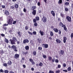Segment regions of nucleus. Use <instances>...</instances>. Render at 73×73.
Wrapping results in <instances>:
<instances>
[{
	"label": "nucleus",
	"mask_w": 73,
	"mask_h": 73,
	"mask_svg": "<svg viewBox=\"0 0 73 73\" xmlns=\"http://www.w3.org/2000/svg\"><path fill=\"white\" fill-rule=\"evenodd\" d=\"M9 41H10L11 44L14 45V44H16V42L17 41V38L16 37H14L13 38V39H10Z\"/></svg>",
	"instance_id": "obj_1"
},
{
	"label": "nucleus",
	"mask_w": 73,
	"mask_h": 73,
	"mask_svg": "<svg viewBox=\"0 0 73 73\" xmlns=\"http://www.w3.org/2000/svg\"><path fill=\"white\" fill-rule=\"evenodd\" d=\"M59 25L60 27H63L64 30L66 31V32H68V29L66 28V27L65 25H64L61 22H60L59 23Z\"/></svg>",
	"instance_id": "obj_2"
},
{
	"label": "nucleus",
	"mask_w": 73,
	"mask_h": 73,
	"mask_svg": "<svg viewBox=\"0 0 73 73\" xmlns=\"http://www.w3.org/2000/svg\"><path fill=\"white\" fill-rule=\"evenodd\" d=\"M11 49H13L14 51L15 52H17V47L14 45H12L11 46Z\"/></svg>",
	"instance_id": "obj_3"
},
{
	"label": "nucleus",
	"mask_w": 73,
	"mask_h": 73,
	"mask_svg": "<svg viewBox=\"0 0 73 73\" xmlns=\"http://www.w3.org/2000/svg\"><path fill=\"white\" fill-rule=\"evenodd\" d=\"M42 20L43 23H46L47 21V19L44 16L42 18Z\"/></svg>",
	"instance_id": "obj_4"
},
{
	"label": "nucleus",
	"mask_w": 73,
	"mask_h": 73,
	"mask_svg": "<svg viewBox=\"0 0 73 73\" xmlns=\"http://www.w3.org/2000/svg\"><path fill=\"white\" fill-rule=\"evenodd\" d=\"M66 19L67 21H68V22H70L72 21V18H71V17L69 16H67L66 17Z\"/></svg>",
	"instance_id": "obj_5"
},
{
	"label": "nucleus",
	"mask_w": 73,
	"mask_h": 73,
	"mask_svg": "<svg viewBox=\"0 0 73 73\" xmlns=\"http://www.w3.org/2000/svg\"><path fill=\"white\" fill-rule=\"evenodd\" d=\"M13 21V19L11 18L9 20L8 22V24L9 25L12 24V22Z\"/></svg>",
	"instance_id": "obj_6"
},
{
	"label": "nucleus",
	"mask_w": 73,
	"mask_h": 73,
	"mask_svg": "<svg viewBox=\"0 0 73 73\" xmlns=\"http://www.w3.org/2000/svg\"><path fill=\"white\" fill-rule=\"evenodd\" d=\"M20 56V55H19V54H15L14 56V57L15 59L16 60H17V59H19V56Z\"/></svg>",
	"instance_id": "obj_7"
},
{
	"label": "nucleus",
	"mask_w": 73,
	"mask_h": 73,
	"mask_svg": "<svg viewBox=\"0 0 73 73\" xmlns=\"http://www.w3.org/2000/svg\"><path fill=\"white\" fill-rule=\"evenodd\" d=\"M33 22L34 23V25L35 27H37V23L36 21V20L35 19H33Z\"/></svg>",
	"instance_id": "obj_8"
},
{
	"label": "nucleus",
	"mask_w": 73,
	"mask_h": 73,
	"mask_svg": "<svg viewBox=\"0 0 73 73\" xmlns=\"http://www.w3.org/2000/svg\"><path fill=\"white\" fill-rule=\"evenodd\" d=\"M30 62H31L32 65H35V62L33 61V60L32 58H30L29 59Z\"/></svg>",
	"instance_id": "obj_9"
},
{
	"label": "nucleus",
	"mask_w": 73,
	"mask_h": 73,
	"mask_svg": "<svg viewBox=\"0 0 73 73\" xmlns=\"http://www.w3.org/2000/svg\"><path fill=\"white\" fill-rule=\"evenodd\" d=\"M23 43L26 44V43H28L29 42V40L28 39H25L23 40Z\"/></svg>",
	"instance_id": "obj_10"
},
{
	"label": "nucleus",
	"mask_w": 73,
	"mask_h": 73,
	"mask_svg": "<svg viewBox=\"0 0 73 73\" xmlns=\"http://www.w3.org/2000/svg\"><path fill=\"white\" fill-rule=\"evenodd\" d=\"M42 46L43 47L45 48H48V44H42Z\"/></svg>",
	"instance_id": "obj_11"
},
{
	"label": "nucleus",
	"mask_w": 73,
	"mask_h": 73,
	"mask_svg": "<svg viewBox=\"0 0 73 73\" xmlns=\"http://www.w3.org/2000/svg\"><path fill=\"white\" fill-rule=\"evenodd\" d=\"M66 40H67V38H66V36H64L63 37V41L64 43H66Z\"/></svg>",
	"instance_id": "obj_12"
},
{
	"label": "nucleus",
	"mask_w": 73,
	"mask_h": 73,
	"mask_svg": "<svg viewBox=\"0 0 73 73\" xmlns=\"http://www.w3.org/2000/svg\"><path fill=\"white\" fill-rule=\"evenodd\" d=\"M4 14L6 15V16H8L9 14V13L8 11L5 10L4 12Z\"/></svg>",
	"instance_id": "obj_13"
},
{
	"label": "nucleus",
	"mask_w": 73,
	"mask_h": 73,
	"mask_svg": "<svg viewBox=\"0 0 73 73\" xmlns=\"http://www.w3.org/2000/svg\"><path fill=\"white\" fill-rule=\"evenodd\" d=\"M56 41L57 44H60L61 42V41L58 39H57L56 40Z\"/></svg>",
	"instance_id": "obj_14"
},
{
	"label": "nucleus",
	"mask_w": 73,
	"mask_h": 73,
	"mask_svg": "<svg viewBox=\"0 0 73 73\" xmlns=\"http://www.w3.org/2000/svg\"><path fill=\"white\" fill-rule=\"evenodd\" d=\"M65 53V52H64V50H61L60 51V55H63Z\"/></svg>",
	"instance_id": "obj_15"
},
{
	"label": "nucleus",
	"mask_w": 73,
	"mask_h": 73,
	"mask_svg": "<svg viewBox=\"0 0 73 73\" xmlns=\"http://www.w3.org/2000/svg\"><path fill=\"white\" fill-rule=\"evenodd\" d=\"M51 13L52 14V16H53V17H54L56 15L55 14V13H54V11H52L51 12Z\"/></svg>",
	"instance_id": "obj_16"
},
{
	"label": "nucleus",
	"mask_w": 73,
	"mask_h": 73,
	"mask_svg": "<svg viewBox=\"0 0 73 73\" xmlns=\"http://www.w3.org/2000/svg\"><path fill=\"white\" fill-rule=\"evenodd\" d=\"M32 13L33 15L35 16L36 15V10H34L32 12Z\"/></svg>",
	"instance_id": "obj_17"
},
{
	"label": "nucleus",
	"mask_w": 73,
	"mask_h": 73,
	"mask_svg": "<svg viewBox=\"0 0 73 73\" xmlns=\"http://www.w3.org/2000/svg\"><path fill=\"white\" fill-rule=\"evenodd\" d=\"M53 31H54V32H55L56 33H57V32H58V30L57 28H54Z\"/></svg>",
	"instance_id": "obj_18"
},
{
	"label": "nucleus",
	"mask_w": 73,
	"mask_h": 73,
	"mask_svg": "<svg viewBox=\"0 0 73 73\" xmlns=\"http://www.w3.org/2000/svg\"><path fill=\"white\" fill-rule=\"evenodd\" d=\"M48 61H52V57L51 56H49L48 57Z\"/></svg>",
	"instance_id": "obj_19"
},
{
	"label": "nucleus",
	"mask_w": 73,
	"mask_h": 73,
	"mask_svg": "<svg viewBox=\"0 0 73 73\" xmlns=\"http://www.w3.org/2000/svg\"><path fill=\"white\" fill-rule=\"evenodd\" d=\"M58 4H61L62 3V0H59L58 2Z\"/></svg>",
	"instance_id": "obj_20"
},
{
	"label": "nucleus",
	"mask_w": 73,
	"mask_h": 73,
	"mask_svg": "<svg viewBox=\"0 0 73 73\" xmlns=\"http://www.w3.org/2000/svg\"><path fill=\"white\" fill-rule=\"evenodd\" d=\"M39 33H40L41 36H43L44 35V33L43 32V31H42L41 30H40L39 31Z\"/></svg>",
	"instance_id": "obj_21"
},
{
	"label": "nucleus",
	"mask_w": 73,
	"mask_h": 73,
	"mask_svg": "<svg viewBox=\"0 0 73 73\" xmlns=\"http://www.w3.org/2000/svg\"><path fill=\"white\" fill-rule=\"evenodd\" d=\"M15 7L16 9H17L19 8V5L17 4H16L15 5Z\"/></svg>",
	"instance_id": "obj_22"
},
{
	"label": "nucleus",
	"mask_w": 73,
	"mask_h": 73,
	"mask_svg": "<svg viewBox=\"0 0 73 73\" xmlns=\"http://www.w3.org/2000/svg\"><path fill=\"white\" fill-rule=\"evenodd\" d=\"M33 54L34 56H36L37 54V51H34L33 52Z\"/></svg>",
	"instance_id": "obj_23"
},
{
	"label": "nucleus",
	"mask_w": 73,
	"mask_h": 73,
	"mask_svg": "<svg viewBox=\"0 0 73 73\" xmlns=\"http://www.w3.org/2000/svg\"><path fill=\"white\" fill-rule=\"evenodd\" d=\"M60 16L62 18H64V14H63L62 13H60Z\"/></svg>",
	"instance_id": "obj_24"
},
{
	"label": "nucleus",
	"mask_w": 73,
	"mask_h": 73,
	"mask_svg": "<svg viewBox=\"0 0 73 73\" xmlns=\"http://www.w3.org/2000/svg\"><path fill=\"white\" fill-rule=\"evenodd\" d=\"M35 20H36V21H38V20H40V18H39L38 17H36Z\"/></svg>",
	"instance_id": "obj_25"
},
{
	"label": "nucleus",
	"mask_w": 73,
	"mask_h": 73,
	"mask_svg": "<svg viewBox=\"0 0 73 73\" xmlns=\"http://www.w3.org/2000/svg\"><path fill=\"white\" fill-rule=\"evenodd\" d=\"M7 64H8L9 65H11V64H12V62H11V60H10L8 62Z\"/></svg>",
	"instance_id": "obj_26"
},
{
	"label": "nucleus",
	"mask_w": 73,
	"mask_h": 73,
	"mask_svg": "<svg viewBox=\"0 0 73 73\" xmlns=\"http://www.w3.org/2000/svg\"><path fill=\"white\" fill-rule=\"evenodd\" d=\"M25 49L26 50H28L29 49V46H25Z\"/></svg>",
	"instance_id": "obj_27"
},
{
	"label": "nucleus",
	"mask_w": 73,
	"mask_h": 73,
	"mask_svg": "<svg viewBox=\"0 0 73 73\" xmlns=\"http://www.w3.org/2000/svg\"><path fill=\"white\" fill-rule=\"evenodd\" d=\"M65 5L66 6H68L69 5V3L68 2H66L65 3Z\"/></svg>",
	"instance_id": "obj_28"
},
{
	"label": "nucleus",
	"mask_w": 73,
	"mask_h": 73,
	"mask_svg": "<svg viewBox=\"0 0 73 73\" xmlns=\"http://www.w3.org/2000/svg\"><path fill=\"white\" fill-rule=\"evenodd\" d=\"M65 10L66 12H68L69 10L68 9V8L66 7L65 6H64Z\"/></svg>",
	"instance_id": "obj_29"
},
{
	"label": "nucleus",
	"mask_w": 73,
	"mask_h": 73,
	"mask_svg": "<svg viewBox=\"0 0 73 73\" xmlns=\"http://www.w3.org/2000/svg\"><path fill=\"white\" fill-rule=\"evenodd\" d=\"M36 6H32V10H33V11L34 10H35V9H36Z\"/></svg>",
	"instance_id": "obj_30"
},
{
	"label": "nucleus",
	"mask_w": 73,
	"mask_h": 73,
	"mask_svg": "<svg viewBox=\"0 0 73 73\" xmlns=\"http://www.w3.org/2000/svg\"><path fill=\"white\" fill-rule=\"evenodd\" d=\"M67 70L68 72H70L71 70V67H69L67 68Z\"/></svg>",
	"instance_id": "obj_31"
},
{
	"label": "nucleus",
	"mask_w": 73,
	"mask_h": 73,
	"mask_svg": "<svg viewBox=\"0 0 73 73\" xmlns=\"http://www.w3.org/2000/svg\"><path fill=\"white\" fill-rule=\"evenodd\" d=\"M50 36H53V32H52V31H51L50 32Z\"/></svg>",
	"instance_id": "obj_32"
},
{
	"label": "nucleus",
	"mask_w": 73,
	"mask_h": 73,
	"mask_svg": "<svg viewBox=\"0 0 73 73\" xmlns=\"http://www.w3.org/2000/svg\"><path fill=\"white\" fill-rule=\"evenodd\" d=\"M18 34L19 36V37H21V33L19 31L18 32Z\"/></svg>",
	"instance_id": "obj_33"
},
{
	"label": "nucleus",
	"mask_w": 73,
	"mask_h": 73,
	"mask_svg": "<svg viewBox=\"0 0 73 73\" xmlns=\"http://www.w3.org/2000/svg\"><path fill=\"white\" fill-rule=\"evenodd\" d=\"M5 40V42H6V43H8L9 42V40H8V39L6 38Z\"/></svg>",
	"instance_id": "obj_34"
},
{
	"label": "nucleus",
	"mask_w": 73,
	"mask_h": 73,
	"mask_svg": "<svg viewBox=\"0 0 73 73\" xmlns=\"http://www.w3.org/2000/svg\"><path fill=\"white\" fill-rule=\"evenodd\" d=\"M3 28L4 30H5V31H7V27H6L5 26H3Z\"/></svg>",
	"instance_id": "obj_35"
},
{
	"label": "nucleus",
	"mask_w": 73,
	"mask_h": 73,
	"mask_svg": "<svg viewBox=\"0 0 73 73\" xmlns=\"http://www.w3.org/2000/svg\"><path fill=\"white\" fill-rule=\"evenodd\" d=\"M39 66H42V65H43V64L41 62H40L39 64Z\"/></svg>",
	"instance_id": "obj_36"
},
{
	"label": "nucleus",
	"mask_w": 73,
	"mask_h": 73,
	"mask_svg": "<svg viewBox=\"0 0 73 73\" xmlns=\"http://www.w3.org/2000/svg\"><path fill=\"white\" fill-rule=\"evenodd\" d=\"M55 58H53V59H52V62H54L55 61Z\"/></svg>",
	"instance_id": "obj_37"
},
{
	"label": "nucleus",
	"mask_w": 73,
	"mask_h": 73,
	"mask_svg": "<svg viewBox=\"0 0 73 73\" xmlns=\"http://www.w3.org/2000/svg\"><path fill=\"white\" fill-rule=\"evenodd\" d=\"M28 52H23V54H25V55H27V54H28Z\"/></svg>",
	"instance_id": "obj_38"
},
{
	"label": "nucleus",
	"mask_w": 73,
	"mask_h": 73,
	"mask_svg": "<svg viewBox=\"0 0 73 73\" xmlns=\"http://www.w3.org/2000/svg\"><path fill=\"white\" fill-rule=\"evenodd\" d=\"M58 31V34H59V35H61V30H59Z\"/></svg>",
	"instance_id": "obj_39"
},
{
	"label": "nucleus",
	"mask_w": 73,
	"mask_h": 73,
	"mask_svg": "<svg viewBox=\"0 0 73 73\" xmlns=\"http://www.w3.org/2000/svg\"><path fill=\"white\" fill-rule=\"evenodd\" d=\"M10 9H15V7H14V6H12L10 7Z\"/></svg>",
	"instance_id": "obj_40"
},
{
	"label": "nucleus",
	"mask_w": 73,
	"mask_h": 73,
	"mask_svg": "<svg viewBox=\"0 0 73 73\" xmlns=\"http://www.w3.org/2000/svg\"><path fill=\"white\" fill-rule=\"evenodd\" d=\"M49 73H54V71H52V70H50L49 71Z\"/></svg>",
	"instance_id": "obj_41"
},
{
	"label": "nucleus",
	"mask_w": 73,
	"mask_h": 73,
	"mask_svg": "<svg viewBox=\"0 0 73 73\" xmlns=\"http://www.w3.org/2000/svg\"><path fill=\"white\" fill-rule=\"evenodd\" d=\"M60 70H56V73H60Z\"/></svg>",
	"instance_id": "obj_42"
},
{
	"label": "nucleus",
	"mask_w": 73,
	"mask_h": 73,
	"mask_svg": "<svg viewBox=\"0 0 73 73\" xmlns=\"http://www.w3.org/2000/svg\"><path fill=\"white\" fill-rule=\"evenodd\" d=\"M71 38H72L73 37V33H71L70 35Z\"/></svg>",
	"instance_id": "obj_43"
},
{
	"label": "nucleus",
	"mask_w": 73,
	"mask_h": 73,
	"mask_svg": "<svg viewBox=\"0 0 73 73\" xmlns=\"http://www.w3.org/2000/svg\"><path fill=\"white\" fill-rule=\"evenodd\" d=\"M63 66L64 68H65L66 66V64L65 63H64L63 64Z\"/></svg>",
	"instance_id": "obj_44"
},
{
	"label": "nucleus",
	"mask_w": 73,
	"mask_h": 73,
	"mask_svg": "<svg viewBox=\"0 0 73 73\" xmlns=\"http://www.w3.org/2000/svg\"><path fill=\"white\" fill-rule=\"evenodd\" d=\"M42 56H43V58H46V55H45L43 54L42 55Z\"/></svg>",
	"instance_id": "obj_45"
},
{
	"label": "nucleus",
	"mask_w": 73,
	"mask_h": 73,
	"mask_svg": "<svg viewBox=\"0 0 73 73\" xmlns=\"http://www.w3.org/2000/svg\"><path fill=\"white\" fill-rule=\"evenodd\" d=\"M8 24H7V23H5V24H3V26L5 27V26H8Z\"/></svg>",
	"instance_id": "obj_46"
},
{
	"label": "nucleus",
	"mask_w": 73,
	"mask_h": 73,
	"mask_svg": "<svg viewBox=\"0 0 73 73\" xmlns=\"http://www.w3.org/2000/svg\"><path fill=\"white\" fill-rule=\"evenodd\" d=\"M55 62H56V63H58V59H56L55 60Z\"/></svg>",
	"instance_id": "obj_47"
},
{
	"label": "nucleus",
	"mask_w": 73,
	"mask_h": 73,
	"mask_svg": "<svg viewBox=\"0 0 73 73\" xmlns=\"http://www.w3.org/2000/svg\"><path fill=\"white\" fill-rule=\"evenodd\" d=\"M5 73H8V72H9V71L8 70H5L4 71Z\"/></svg>",
	"instance_id": "obj_48"
},
{
	"label": "nucleus",
	"mask_w": 73,
	"mask_h": 73,
	"mask_svg": "<svg viewBox=\"0 0 73 73\" xmlns=\"http://www.w3.org/2000/svg\"><path fill=\"white\" fill-rule=\"evenodd\" d=\"M42 47H38V49L39 50H42Z\"/></svg>",
	"instance_id": "obj_49"
},
{
	"label": "nucleus",
	"mask_w": 73,
	"mask_h": 73,
	"mask_svg": "<svg viewBox=\"0 0 73 73\" xmlns=\"http://www.w3.org/2000/svg\"><path fill=\"white\" fill-rule=\"evenodd\" d=\"M28 33L29 35H32V33H31L29 31H28Z\"/></svg>",
	"instance_id": "obj_50"
},
{
	"label": "nucleus",
	"mask_w": 73,
	"mask_h": 73,
	"mask_svg": "<svg viewBox=\"0 0 73 73\" xmlns=\"http://www.w3.org/2000/svg\"><path fill=\"white\" fill-rule=\"evenodd\" d=\"M3 65L4 66H7V64L5 63H4Z\"/></svg>",
	"instance_id": "obj_51"
},
{
	"label": "nucleus",
	"mask_w": 73,
	"mask_h": 73,
	"mask_svg": "<svg viewBox=\"0 0 73 73\" xmlns=\"http://www.w3.org/2000/svg\"><path fill=\"white\" fill-rule=\"evenodd\" d=\"M40 4H41V3H40V2H38L37 3V5L38 6H40Z\"/></svg>",
	"instance_id": "obj_52"
},
{
	"label": "nucleus",
	"mask_w": 73,
	"mask_h": 73,
	"mask_svg": "<svg viewBox=\"0 0 73 73\" xmlns=\"http://www.w3.org/2000/svg\"><path fill=\"white\" fill-rule=\"evenodd\" d=\"M30 42L31 44H33V42L32 40H31L30 41Z\"/></svg>",
	"instance_id": "obj_53"
},
{
	"label": "nucleus",
	"mask_w": 73,
	"mask_h": 73,
	"mask_svg": "<svg viewBox=\"0 0 73 73\" xmlns=\"http://www.w3.org/2000/svg\"><path fill=\"white\" fill-rule=\"evenodd\" d=\"M33 33L34 34V35H36V31H34L33 32Z\"/></svg>",
	"instance_id": "obj_54"
},
{
	"label": "nucleus",
	"mask_w": 73,
	"mask_h": 73,
	"mask_svg": "<svg viewBox=\"0 0 73 73\" xmlns=\"http://www.w3.org/2000/svg\"><path fill=\"white\" fill-rule=\"evenodd\" d=\"M0 72H1V73H3L4 72V70H3V69H1L0 70Z\"/></svg>",
	"instance_id": "obj_55"
},
{
	"label": "nucleus",
	"mask_w": 73,
	"mask_h": 73,
	"mask_svg": "<svg viewBox=\"0 0 73 73\" xmlns=\"http://www.w3.org/2000/svg\"><path fill=\"white\" fill-rule=\"evenodd\" d=\"M37 40H38V42L41 43V40L39 39V38H38Z\"/></svg>",
	"instance_id": "obj_56"
},
{
	"label": "nucleus",
	"mask_w": 73,
	"mask_h": 73,
	"mask_svg": "<svg viewBox=\"0 0 73 73\" xmlns=\"http://www.w3.org/2000/svg\"><path fill=\"white\" fill-rule=\"evenodd\" d=\"M58 21H61V19H60V18H58Z\"/></svg>",
	"instance_id": "obj_57"
},
{
	"label": "nucleus",
	"mask_w": 73,
	"mask_h": 73,
	"mask_svg": "<svg viewBox=\"0 0 73 73\" xmlns=\"http://www.w3.org/2000/svg\"><path fill=\"white\" fill-rule=\"evenodd\" d=\"M23 66L24 68H26V66L25 64H23Z\"/></svg>",
	"instance_id": "obj_58"
},
{
	"label": "nucleus",
	"mask_w": 73,
	"mask_h": 73,
	"mask_svg": "<svg viewBox=\"0 0 73 73\" xmlns=\"http://www.w3.org/2000/svg\"><path fill=\"white\" fill-rule=\"evenodd\" d=\"M1 7L2 8H5V6L4 5H2Z\"/></svg>",
	"instance_id": "obj_59"
},
{
	"label": "nucleus",
	"mask_w": 73,
	"mask_h": 73,
	"mask_svg": "<svg viewBox=\"0 0 73 73\" xmlns=\"http://www.w3.org/2000/svg\"><path fill=\"white\" fill-rule=\"evenodd\" d=\"M27 11V10L26 9H25V8H24L23 9V11L24 12H26Z\"/></svg>",
	"instance_id": "obj_60"
},
{
	"label": "nucleus",
	"mask_w": 73,
	"mask_h": 73,
	"mask_svg": "<svg viewBox=\"0 0 73 73\" xmlns=\"http://www.w3.org/2000/svg\"><path fill=\"white\" fill-rule=\"evenodd\" d=\"M25 29H26V30H28V27L27 26H26L25 27Z\"/></svg>",
	"instance_id": "obj_61"
},
{
	"label": "nucleus",
	"mask_w": 73,
	"mask_h": 73,
	"mask_svg": "<svg viewBox=\"0 0 73 73\" xmlns=\"http://www.w3.org/2000/svg\"><path fill=\"white\" fill-rule=\"evenodd\" d=\"M16 23V21H14L13 23V24H15Z\"/></svg>",
	"instance_id": "obj_62"
},
{
	"label": "nucleus",
	"mask_w": 73,
	"mask_h": 73,
	"mask_svg": "<svg viewBox=\"0 0 73 73\" xmlns=\"http://www.w3.org/2000/svg\"><path fill=\"white\" fill-rule=\"evenodd\" d=\"M58 68H61V65L59 64L58 66Z\"/></svg>",
	"instance_id": "obj_63"
},
{
	"label": "nucleus",
	"mask_w": 73,
	"mask_h": 73,
	"mask_svg": "<svg viewBox=\"0 0 73 73\" xmlns=\"http://www.w3.org/2000/svg\"><path fill=\"white\" fill-rule=\"evenodd\" d=\"M63 72H68V70H63Z\"/></svg>",
	"instance_id": "obj_64"
}]
</instances>
